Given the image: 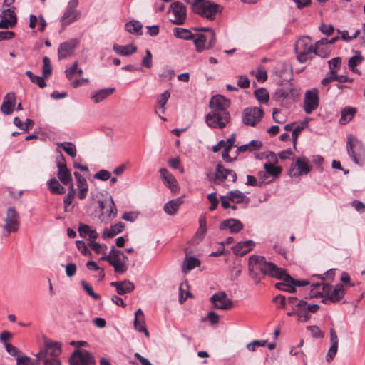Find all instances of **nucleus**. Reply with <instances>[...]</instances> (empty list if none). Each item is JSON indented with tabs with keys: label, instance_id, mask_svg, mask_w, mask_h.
Returning <instances> with one entry per match:
<instances>
[{
	"label": "nucleus",
	"instance_id": "nucleus-1",
	"mask_svg": "<svg viewBox=\"0 0 365 365\" xmlns=\"http://www.w3.org/2000/svg\"><path fill=\"white\" fill-rule=\"evenodd\" d=\"M230 105V101L223 96L212 97L209 103L212 111L205 118L207 125L212 128H225L230 121V115L227 110Z\"/></svg>",
	"mask_w": 365,
	"mask_h": 365
},
{
	"label": "nucleus",
	"instance_id": "nucleus-2",
	"mask_svg": "<svg viewBox=\"0 0 365 365\" xmlns=\"http://www.w3.org/2000/svg\"><path fill=\"white\" fill-rule=\"evenodd\" d=\"M249 270L250 274L255 270H259L264 275L277 278L287 283H292L294 287H302L301 280L294 279L282 269L277 267L272 262H267L263 256L252 255L249 259Z\"/></svg>",
	"mask_w": 365,
	"mask_h": 365
},
{
	"label": "nucleus",
	"instance_id": "nucleus-3",
	"mask_svg": "<svg viewBox=\"0 0 365 365\" xmlns=\"http://www.w3.org/2000/svg\"><path fill=\"white\" fill-rule=\"evenodd\" d=\"M319 309L318 304H308L303 299L299 300V303L295 310H291L287 313V316H297V320L302 322H307L311 318V313H316Z\"/></svg>",
	"mask_w": 365,
	"mask_h": 365
},
{
	"label": "nucleus",
	"instance_id": "nucleus-4",
	"mask_svg": "<svg viewBox=\"0 0 365 365\" xmlns=\"http://www.w3.org/2000/svg\"><path fill=\"white\" fill-rule=\"evenodd\" d=\"M347 151L352 160L358 165H361L365 157V149L361 141L353 135L348 136L346 144Z\"/></svg>",
	"mask_w": 365,
	"mask_h": 365
},
{
	"label": "nucleus",
	"instance_id": "nucleus-5",
	"mask_svg": "<svg viewBox=\"0 0 365 365\" xmlns=\"http://www.w3.org/2000/svg\"><path fill=\"white\" fill-rule=\"evenodd\" d=\"M314 46H312L310 38L304 36L298 39L295 45L297 57L300 63H304L312 58Z\"/></svg>",
	"mask_w": 365,
	"mask_h": 365
},
{
	"label": "nucleus",
	"instance_id": "nucleus-6",
	"mask_svg": "<svg viewBox=\"0 0 365 365\" xmlns=\"http://www.w3.org/2000/svg\"><path fill=\"white\" fill-rule=\"evenodd\" d=\"M110 264L116 273L123 274L128 269V258L120 250L113 247L110 250Z\"/></svg>",
	"mask_w": 365,
	"mask_h": 365
},
{
	"label": "nucleus",
	"instance_id": "nucleus-7",
	"mask_svg": "<svg viewBox=\"0 0 365 365\" xmlns=\"http://www.w3.org/2000/svg\"><path fill=\"white\" fill-rule=\"evenodd\" d=\"M196 51L201 53L205 50L211 48L216 43V36L214 31L206 34H197L192 38Z\"/></svg>",
	"mask_w": 365,
	"mask_h": 365
},
{
	"label": "nucleus",
	"instance_id": "nucleus-8",
	"mask_svg": "<svg viewBox=\"0 0 365 365\" xmlns=\"http://www.w3.org/2000/svg\"><path fill=\"white\" fill-rule=\"evenodd\" d=\"M264 115L262 108L247 107L242 111V122L246 125L254 127L261 121Z\"/></svg>",
	"mask_w": 365,
	"mask_h": 365
},
{
	"label": "nucleus",
	"instance_id": "nucleus-9",
	"mask_svg": "<svg viewBox=\"0 0 365 365\" xmlns=\"http://www.w3.org/2000/svg\"><path fill=\"white\" fill-rule=\"evenodd\" d=\"M169 12L171 18L170 21L176 25H182L187 19V11L185 6L179 1H175L170 5Z\"/></svg>",
	"mask_w": 365,
	"mask_h": 365
},
{
	"label": "nucleus",
	"instance_id": "nucleus-10",
	"mask_svg": "<svg viewBox=\"0 0 365 365\" xmlns=\"http://www.w3.org/2000/svg\"><path fill=\"white\" fill-rule=\"evenodd\" d=\"M99 208L101 211L99 218L102 222H107L114 218L117 215V209L111 197L108 199L99 201Z\"/></svg>",
	"mask_w": 365,
	"mask_h": 365
},
{
	"label": "nucleus",
	"instance_id": "nucleus-11",
	"mask_svg": "<svg viewBox=\"0 0 365 365\" xmlns=\"http://www.w3.org/2000/svg\"><path fill=\"white\" fill-rule=\"evenodd\" d=\"M19 214L14 207H11L7 210L4 229L7 232L8 235L11 232H15L19 230Z\"/></svg>",
	"mask_w": 365,
	"mask_h": 365
},
{
	"label": "nucleus",
	"instance_id": "nucleus-12",
	"mask_svg": "<svg viewBox=\"0 0 365 365\" xmlns=\"http://www.w3.org/2000/svg\"><path fill=\"white\" fill-rule=\"evenodd\" d=\"M58 172L57 176L59 180L64 185H73V178L71 173V171L66 166L64 157L62 153H60V158L57 160L56 162Z\"/></svg>",
	"mask_w": 365,
	"mask_h": 365
},
{
	"label": "nucleus",
	"instance_id": "nucleus-13",
	"mask_svg": "<svg viewBox=\"0 0 365 365\" xmlns=\"http://www.w3.org/2000/svg\"><path fill=\"white\" fill-rule=\"evenodd\" d=\"M319 106V92L317 88L307 91L304 99V110L307 114H310Z\"/></svg>",
	"mask_w": 365,
	"mask_h": 365
},
{
	"label": "nucleus",
	"instance_id": "nucleus-14",
	"mask_svg": "<svg viewBox=\"0 0 365 365\" xmlns=\"http://www.w3.org/2000/svg\"><path fill=\"white\" fill-rule=\"evenodd\" d=\"M94 362L93 356L86 350H76L69 359L70 365H87Z\"/></svg>",
	"mask_w": 365,
	"mask_h": 365
},
{
	"label": "nucleus",
	"instance_id": "nucleus-15",
	"mask_svg": "<svg viewBox=\"0 0 365 365\" xmlns=\"http://www.w3.org/2000/svg\"><path fill=\"white\" fill-rule=\"evenodd\" d=\"M78 0H71L68 6L61 19L63 26H67L76 21L81 15V13L76 9L78 5Z\"/></svg>",
	"mask_w": 365,
	"mask_h": 365
},
{
	"label": "nucleus",
	"instance_id": "nucleus-16",
	"mask_svg": "<svg viewBox=\"0 0 365 365\" xmlns=\"http://www.w3.org/2000/svg\"><path fill=\"white\" fill-rule=\"evenodd\" d=\"M210 301L215 309L229 310L233 307L232 300L227 297L225 292L215 293L210 297Z\"/></svg>",
	"mask_w": 365,
	"mask_h": 365
},
{
	"label": "nucleus",
	"instance_id": "nucleus-17",
	"mask_svg": "<svg viewBox=\"0 0 365 365\" xmlns=\"http://www.w3.org/2000/svg\"><path fill=\"white\" fill-rule=\"evenodd\" d=\"M228 177H230V180L233 182H236L237 178V174L233 170L225 168L220 163H218L216 166L214 182L221 184L224 182Z\"/></svg>",
	"mask_w": 365,
	"mask_h": 365
},
{
	"label": "nucleus",
	"instance_id": "nucleus-18",
	"mask_svg": "<svg viewBox=\"0 0 365 365\" xmlns=\"http://www.w3.org/2000/svg\"><path fill=\"white\" fill-rule=\"evenodd\" d=\"M17 23V16L12 9H4L0 14V29L13 28Z\"/></svg>",
	"mask_w": 365,
	"mask_h": 365
},
{
	"label": "nucleus",
	"instance_id": "nucleus-19",
	"mask_svg": "<svg viewBox=\"0 0 365 365\" xmlns=\"http://www.w3.org/2000/svg\"><path fill=\"white\" fill-rule=\"evenodd\" d=\"M78 43V41L76 39H70L61 43L58 49V58L63 59L71 56Z\"/></svg>",
	"mask_w": 365,
	"mask_h": 365
},
{
	"label": "nucleus",
	"instance_id": "nucleus-20",
	"mask_svg": "<svg viewBox=\"0 0 365 365\" xmlns=\"http://www.w3.org/2000/svg\"><path fill=\"white\" fill-rule=\"evenodd\" d=\"M44 342V352L48 357V356H51V358H58L59 355L62 352L61 344L58 341H52L50 339L45 338L43 339Z\"/></svg>",
	"mask_w": 365,
	"mask_h": 365
},
{
	"label": "nucleus",
	"instance_id": "nucleus-21",
	"mask_svg": "<svg viewBox=\"0 0 365 365\" xmlns=\"http://www.w3.org/2000/svg\"><path fill=\"white\" fill-rule=\"evenodd\" d=\"M295 168L290 169L289 173L291 176H299L302 175H307L312 169V167L309 165V160L306 157L297 158L295 162Z\"/></svg>",
	"mask_w": 365,
	"mask_h": 365
},
{
	"label": "nucleus",
	"instance_id": "nucleus-22",
	"mask_svg": "<svg viewBox=\"0 0 365 365\" xmlns=\"http://www.w3.org/2000/svg\"><path fill=\"white\" fill-rule=\"evenodd\" d=\"M159 173L163 183L172 192L177 193L179 191V186L175 178L166 168H160Z\"/></svg>",
	"mask_w": 365,
	"mask_h": 365
},
{
	"label": "nucleus",
	"instance_id": "nucleus-23",
	"mask_svg": "<svg viewBox=\"0 0 365 365\" xmlns=\"http://www.w3.org/2000/svg\"><path fill=\"white\" fill-rule=\"evenodd\" d=\"M16 102L14 93H8L4 98V101L1 106V111L5 115L12 113Z\"/></svg>",
	"mask_w": 365,
	"mask_h": 365
},
{
	"label": "nucleus",
	"instance_id": "nucleus-24",
	"mask_svg": "<svg viewBox=\"0 0 365 365\" xmlns=\"http://www.w3.org/2000/svg\"><path fill=\"white\" fill-rule=\"evenodd\" d=\"M243 228L242 223L237 219L230 218L223 220L220 225V229L222 230L229 229L232 233H237Z\"/></svg>",
	"mask_w": 365,
	"mask_h": 365
},
{
	"label": "nucleus",
	"instance_id": "nucleus-25",
	"mask_svg": "<svg viewBox=\"0 0 365 365\" xmlns=\"http://www.w3.org/2000/svg\"><path fill=\"white\" fill-rule=\"evenodd\" d=\"M110 286L115 287L118 294L120 295L130 293L135 288L133 283L129 280H124L122 282H112L110 283Z\"/></svg>",
	"mask_w": 365,
	"mask_h": 365
},
{
	"label": "nucleus",
	"instance_id": "nucleus-26",
	"mask_svg": "<svg viewBox=\"0 0 365 365\" xmlns=\"http://www.w3.org/2000/svg\"><path fill=\"white\" fill-rule=\"evenodd\" d=\"M145 317L141 309H138L135 313L134 327L139 332H143L148 337L149 332L145 327Z\"/></svg>",
	"mask_w": 365,
	"mask_h": 365
},
{
	"label": "nucleus",
	"instance_id": "nucleus-27",
	"mask_svg": "<svg viewBox=\"0 0 365 365\" xmlns=\"http://www.w3.org/2000/svg\"><path fill=\"white\" fill-rule=\"evenodd\" d=\"M312 291H315L314 294H319L324 299L328 297L331 293L332 286L330 284L323 282L319 283H313L312 284Z\"/></svg>",
	"mask_w": 365,
	"mask_h": 365
},
{
	"label": "nucleus",
	"instance_id": "nucleus-28",
	"mask_svg": "<svg viewBox=\"0 0 365 365\" xmlns=\"http://www.w3.org/2000/svg\"><path fill=\"white\" fill-rule=\"evenodd\" d=\"M254 246L255 242L252 240H246L244 242H239L232 247V250L236 255L243 256L251 251Z\"/></svg>",
	"mask_w": 365,
	"mask_h": 365
},
{
	"label": "nucleus",
	"instance_id": "nucleus-29",
	"mask_svg": "<svg viewBox=\"0 0 365 365\" xmlns=\"http://www.w3.org/2000/svg\"><path fill=\"white\" fill-rule=\"evenodd\" d=\"M344 289L343 285L338 284L334 287H332L329 296L322 300L324 303H327V301L331 302H336L341 299L344 296Z\"/></svg>",
	"mask_w": 365,
	"mask_h": 365
},
{
	"label": "nucleus",
	"instance_id": "nucleus-30",
	"mask_svg": "<svg viewBox=\"0 0 365 365\" xmlns=\"http://www.w3.org/2000/svg\"><path fill=\"white\" fill-rule=\"evenodd\" d=\"M115 91L114 88H108L104 89H100L94 91L91 96V99L95 103H98L103 100L106 99L108 96L112 95Z\"/></svg>",
	"mask_w": 365,
	"mask_h": 365
},
{
	"label": "nucleus",
	"instance_id": "nucleus-31",
	"mask_svg": "<svg viewBox=\"0 0 365 365\" xmlns=\"http://www.w3.org/2000/svg\"><path fill=\"white\" fill-rule=\"evenodd\" d=\"M228 198L233 203L240 204L250 202V198L239 190H231L227 192Z\"/></svg>",
	"mask_w": 365,
	"mask_h": 365
},
{
	"label": "nucleus",
	"instance_id": "nucleus-32",
	"mask_svg": "<svg viewBox=\"0 0 365 365\" xmlns=\"http://www.w3.org/2000/svg\"><path fill=\"white\" fill-rule=\"evenodd\" d=\"M78 232L81 237H88L90 241L91 240H96L98 237V234L95 230L83 223L79 224Z\"/></svg>",
	"mask_w": 365,
	"mask_h": 365
},
{
	"label": "nucleus",
	"instance_id": "nucleus-33",
	"mask_svg": "<svg viewBox=\"0 0 365 365\" xmlns=\"http://www.w3.org/2000/svg\"><path fill=\"white\" fill-rule=\"evenodd\" d=\"M183 201L181 197L172 200L165 204L163 210L169 215H173L176 213Z\"/></svg>",
	"mask_w": 365,
	"mask_h": 365
},
{
	"label": "nucleus",
	"instance_id": "nucleus-34",
	"mask_svg": "<svg viewBox=\"0 0 365 365\" xmlns=\"http://www.w3.org/2000/svg\"><path fill=\"white\" fill-rule=\"evenodd\" d=\"M125 227L124 223L120 222L115 224L110 229H105L102 233L103 238H112L118 233H120Z\"/></svg>",
	"mask_w": 365,
	"mask_h": 365
},
{
	"label": "nucleus",
	"instance_id": "nucleus-35",
	"mask_svg": "<svg viewBox=\"0 0 365 365\" xmlns=\"http://www.w3.org/2000/svg\"><path fill=\"white\" fill-rule=\"evenodd\" d=\"M113 51L120 56H129L136 52L137 48L133 44L126 46H120L118 44L113 45Z\"/></svg>",
	"mask_w": 365,
	"mask_h": 365
},
{
	"label": "nucleus",
	"instance_id": "nucleus-36",
	"mask_svg": "<svg viewBox=\"0 0 365 365\" xmlns=\"http://www.w3.org/2000/svg\"><path fill=\"white\" fill-rule=\"evenodd\" d=\"M356 113V109L353 107H346L341 113V118L339 122L342 125H346L350 122L354 117Z\"/></svg>",
	"mask_w": 365,
	"mask_h": 365
},
{
	"label": "nucleus",
	"instance_id": "nucleus-37",
	"mask_svg": "<svg viewBox=\"0 0 365 365\" xmlns=\"http://www.w3.org/2000/svg\"><path fill=\"white\" fill-rule=\"evenodd\" d=\"M47 185H48L49 190L53 194L62 195L66 192L65 187H63L60 184V182L58 181V180L56 179L55 178H53L51 180H49L47 182Z\"/></svg>",
	"mask_w": 365,
	"mask_h": 365
},
{
	"label": "nucleus",
	"instance_id": "nucleus-38",
	"mask_svg": "<svg viewBox=\"0 0 365 365\" xmlns=\"http://www.w3.org/2000/svg\"><path fill=\"white\" fill-rule=\"evenodd\" d=\"M173 35L177 38L184 40H190L194 38V34H192L190 30L180 27H175L173 29Z\"/></svg>",
	"mask_w": 365,
	"mask_h": 365
},
{
	"label": "nucleus",
	"instance_id": "nucleus-39",
	"mask_svg": "<svg viewBox=\"0 0 365 365\" xmlns=\"http://www.w3.org/2000/svg\"><path fill=\"white\" fill-rule=\"evenodd\" d=\"M200 262L197 258L186 256L182 265V272L186 274L194 268L200 266Z\"/></svg>",
	"mask_w": 365,
	"mask_h": 365
},
{
	"label": "nucleus",
	"instance_id": "nucleus-40",
	"mask_svg": "<svg viewBox=\"0 0 365 365\" xmlns=\"http://www.w3.org/2000/svg\"><path fill=\"white\" fill-rule=\"evenodd\" d=\"M125 30L130 33L136 35H140L142 34V24L140 21L136 20H132L125 25Z\"/></svg>",
	"mask_w": 365,
	"mask_h": 365
},
{
	"label": "nucleus",
	"instance_id": "nucleus-41",
	"mask_svg": "<svg viewBox=\"0 0 365 365\" xmlns=\"http://www.w3.org/2000/svg\"><path fill=\"white\" fill-rule=\"evenodd\" d=\"M262 146V143L259 140H253L249 143L240 145L237 148V150L240 153H244L246 151H253L260 148Z\"/></svg>",
	"mask_w": 365,
	"mask_h": 365
},
{
	"label": "nucleus",
	"instance_id": "nucleus-42",
	"mask_svg": "<svg viewBox=\"0 0 365 365\" xmlns=\"http://www.w3.org/2000/svg\"><path fill=\"white\" fill-rule=\"evenodd\" d=\"M58 146L62 148L71 157L75 158L76 156V149L73 143L71 142H63L58 143Z\"/></svg>",
	"mask_w": 365,
	"mask_h": 365
},
{
	"label": "nucleus",
	"instance_id": "nucleus-43",
	"mask_svg": "<svg viewBox=\"0 0 365 365\" xmlns=\"http://www.w3.org/2000/svg\"><path fill=\"white\" fill-rule=\"evenodd\" d=\"M255 96L260 103H267L269 101V96L267 91L265 88L257 89L255 93Z\"/></svg>",
	"mask_w": 365,
	"mask_h": 365
},
{
	"label": "nucleus",
	"instance_id": "nucleus-44",
	"mask_svg": "<svg viewBox=\"0 0 365 365\" xmlns=\"http://www.w3.org/2000/svg\"><path fill=\"white\" fill-rule=\"evenodd\" d=\"M170 96V93L168 90L164 91L159 97L158 100V108L161 110V113L164 114L165 113V104Z\"/></svg>",
	"mask_w": 365,
	"mask_h": 365
},
{
	"label": "nucleus",
	"instance_id": "nucleus-45",
	"mask_svg": "<svg viewBox=\"0 0 365 365\" xmlns=\"http://www.w3.org/2000/svg\"><path fill=\"white\" fill-rule=\"evenodd\" d=\"M26 75L30 78L31 82L36 83L40 88H43L46 86L43 77L35 76L30 71H27Z\"/></svg>",
	"mask_w": 365,
	"mask_h": 365
},
{
	"label": "nucleus",
	"instance_id": "nucleus-46",
	"mask_svg": "<svg viewBox=\"0 0 365 365\" xmlns=\"http://www.w3.org/2000/svg\"><path fill=\"white\" fill-rule=\"evenodd\" d=\"M264 168L267 173L272 176H277L282 172V168L279 166H275L272 163H265Z\"/></svg>",
	"mask_w": 365,
	"mask_h": 365
},
{
	"label": "nucleus",
	"instance_id": "nucleus-47",
	"mask_svg": "<svg viewBox=\"0 0 365 365\" xmlns=\"http://www.w3.org/2000/svg\"><path fill=\"white\" fill-rule=\"evenodd\" d=\"M267 344V340H255L248 343L246 346L250 351H255L258 347L264 346Z\"/></svg>",
	"mask_w": 365,
	"mask_h": 365
},
{
	"label": "nucleus",
	"instance_id": "nucleus-48",
	"mask_svg": "<svg viewBox=\"0 0 365 365\" xmlns=\"http://www.w3.org/2000/svg\"><path fill=\"white\" fill-rule=\"evenodd\" d=\"M81 284L83 287V289L85 290V292H87V294L90 297H91L92 298H93L94 299H96V300H98L101 298L100 295L95 293L93 290L92 287L90 284H88L86 281L82 280L81 282Z\"/></svg>",
	"mask_w": 365,
	"mask_h": 365
},
{
	"label": "nucleus",
	"instance_id": "nucleus-49",
	"mask_svg": "<svg viewBox=\"0 0 365 365\" xmlns=\"http://www.w3.org/2000/svg\"><path fill=\"white\" fill-rule=\"evenodd\" d=\"M328 47L314 46L313 54L317 55L322 58H327L329 56Z\"/></svg>",
	"mask_w": 365,
	"mask_h": 365
},
{
	"label": "nucleus",
	"instance_id": "nucleus-50",
	"mask_svg": "<svg viewBox=\"0 0 365 365\" xmlns=\"http://www.w3.org/2000/svg\"><path fill=\"white\" fill-rule=\"evenodd\" d=\"M43 75L45 78H48L52 71V67L51 61L48 57L44 56L43 58Z\"/></svg>",
	"mask_w": 365,
	"mask_h": 365
},
{
	"label": "nucleus",
	"instance_id": "nucleus-51",
	"mask_svg": "<svg viewBox=\"0 0 365 365\" xmlns=\"http://www.w3.org/2000/svg\"><path fill=\"white\" fill-rule=\"evenodd\" d=\"M75 190L73 188V185H71L70 191L66 195V197L64 198L63 203H64V210L65 212H67L68 207L72 203L73 199L74 197Z\"/></svg>",
	"mask_w": 365,
	"mask_h": 365
},
{
	"label": "nucleus",
	"instance_id": "nucleus-52",
	"mask_svg": "<svg viewBox=\"0 0 365 365\" xmlns=\"http://www.w3.org/2000/svg\"><path fill=\"white\" fill-rule=\"evenodd\" d=\"M338 33L341 34V38L344 41H350L352 39H354L359 36L360 34V30H356L352 36H349V32L347 31H341L340 30H337Z\"/></svg>",
	"mask_w": 365,
	"mask_h": 365
},
{
	"label": "nucleus",
	"instance_id": "nucleus-53",
	"mask_svg": "<svg viewBox=\"0 0 365 365\" xmlns=\"http://www.w3.org/2000/svg\"><path fill=\"white\" fill-rule=\"evenodd\" d=\"M363 57L361 55H355L349 58V67L351 71H354L356 66L359 65L362 61Z\"/></svg>",
	"mask_w": 365,
	"mask_h": 365
},
{
	"label": "nucleus",
	"instance_id": "nucleus-54",
	"mask_svg": "<svg viewBox=\"0 0 365 365\" xmlns=\"http://www.w3.org/2000/svg\"><path fill=\"white\" fill-rule=\"evenodd\" d=\"M250 73L252 75H255L257 80L260 82H263L267 78V71L262 68H258L257 71H252Z\"/></svg>",
	"mask_w": 365,
	"mask_h": 365
},
{
	"label": "nucleus",
	"instance_id": "nucleus-55",
	"mask_svg": "<svg viewBox=\"0 0 365 365\" xmlns=\"http://www.w3.org/2000/svg\"><path fill=\"white\" fill-rule=\"evenodd\" d=\"M329 71L337 72L341 63V58L340 57L334 58L328 61Z\"/></svg>",
	"mask_w": 365,
	"mask_h": 365
},
{
	"label": "nucleus",
	"instance_id": "nucleus-56",
	"mask_svg": "<svg viewBox=\"0 0 365 365\" xmlns=\"http://www.w3.org/2000/svg\"><path fill=\"white\" fill-rule=\"evenodd\" d=\"M91 240L90 242L88 244V246L91 247L93 250H94L96 253L104 252L106 250V246L104 245H101L100 243L95 242Z\"/></svg>",
	"mask_w": 365,
	"mask_h": 365
},
{
	"label": "nucleus",
	"instance_id": "nucleus-57",
	"mask_svg": "<svg viewBox=\"0 0 365 365\" xmlns=\"http://www.w3.org/2000/svg\"><path fill=\"white\" fill-rule=\"evenodd\" d=\"M337 351H338V345L331 344V346L328 350V352L326 355V361L329 363L331 362L334 359Z\"/></svg>",
	"mask_w": 365,
	"mask_h": 365
},
{
	"label": "nucleus",
	"instance_id": "nucleus-58",
	"mask_svg": "<svg viewBox=\"0 0 365 365\" xmlns=\"http://www.w3.org/2000/svg\"><path fill=\"white\" fill-rule=\"evenodd\" d=\"M145 53H146V55L143 58L141 65H142V66H143L145 68H150L153 66L152 54L148 49H147L145 51Z\"/></svg>",
	"mask_w": 365,
	"mask_h": 365
},
{
	"label": "nucleus",
	"instance_id": "nucleus-59",
	"mask_svg": "<svg viewBox=\"0 0 365 365\" xmlns=\"http://www.w3.org/2000/svg\"><path fill=\"white\" fill-rule=\"evenodd\" d=\"M78 66V61H75L70 68L66 69L65 75L68 80H71L73 76L77 73Z\"/></svg>",
	"mask_w": 365,
	"mask_h": 365
},
{
	"label": "nucleus",
	"instance_id": "nucleus-60",
	"mask_svg": "<svg viewBox=\"0 0 365 365\" xmlns=\"http://www.w3.org/2000/svg\"><path fill=\"white\" fill-rule=\"evenodd\" d=\"M138 215L139 212L136 211L124 212L122 215V219L133 222L138 218Z\"/></svg>",
	"mask_w": 365,
	"mask_h": 365
},
{
	"label": "nucleus",
	"instance_id": "nucleus-61",
	"mask_svg": "<svg viewBox=\"0 0 365 365\" xmlns=\"http://www.w3.org/2000/svg\"><path fill=\"white\" fill-rule=\"evenodd\" d=\"M94 178L106 181L110 178V173L106 170H101L94 175Z\"/></svg>",
	"mask_w": 365,
	"mask_h": 365
},
{
	"label": "nucleus",
	"instance_id": "nucleus-62",
	"mask_svg": "<svg viewBox=\"0 0 365 365\" xmlns=\"http://www.w3.org/2000/svg\"><path fill=\"white\" fill-rule=\"evenodd\" d=\"M250 84L247 76H240L237 81V86L241 88H247Z\"/></svg>",
	"mask_w": 365,
	"mask_h": 365
},
{
	"label": "nucleus",
	"instance_id": "nucleus-63",
	"mask_svg": "<svg viewBox=\"0 0 365 365\" xmlns=\"http://www.w3.org/2000/svg\"><path fill=\"white\" fill-rule=\"evenodd\" d=\"M74 176L77 181V187H87L88 184L86 180L78 172H74Z\"/></svg>",
	"mask_w": 365,
	"mask_h": 365
},
{
	"label": "nucleus",
	"instance_id": "nucleus-64",
	"mask_svg": "<svg viewBox=\"0 0 365 365\" xmlns=\"http://www.w3.org/2000/svg\"><path fill=\"white\" fill-rule=\"evenodd\" d=\"M16 365H34L31 359L29 356H17Z\"/></svg>",
	"mask_w": 365,
	"mask_h": 365
}]
</instances>
